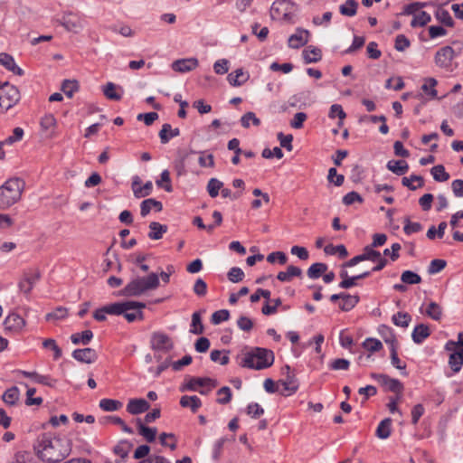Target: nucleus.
Instances as JSON below:
<instances>
[{
  "instance_id": "nucleus-21",
  "label": "nucleus",
  "mask_w": 463,
  "mask_h": 463,
  "mask_svg": "<svg viewBox=\"0 0 463 463\" xmlns=\"http://www.w3.org/2000/svg\"><path fill=\"white\" fill-rule=\"evenodd\" d=\"M309 32L307 30L298 29L296 33L288 38V46L293 49H298L308 42Z\"/></svg>"
},
{
  "instance_id": "nucleus-14",
  "label": "nucleus",
  "mask_w": 463,
  "mask_h": 463,
  "mask_svg": "<svg viewBox=\"0 0 463 463\" xmlns=\"http://www.w3.org/2000/svg\"><path fill=\"white\" fill-rule=\"evenodd\" d=\"M126 303H132L133 305L128 306L129 309L122 313L128 322L132 323L137 320L141 321L144 319L143 309L146 307V304L138 301H126Z\"/></svg>"
},
{
  "instance_id": "nucleus-34",
  "label": "nucleus",
  "mask_w": 463,
  "mask_h": 463,
  "mask_svg": "<svg viewBox=\"0 0 463 463\" xmlns=\"http://www.w3.org/2000/svg\"><path fill=\"white\" fill-rule=\"evenodd\" d=\"M387 168L398 175H402L408 172L409 165L404 160H390Z\"/></svg>"
},
{
  "instance_id": "nucleus-45",
  "label": "nucleus",
  "mask_w": 463,
  "mask_h": 463,
  "mask_svg": "<svg viewBox=\"0 0 463 463\" xmlns=\"http://www.w3.org/2000/svg\"><path fill=\"white\" fill-rule=\"evenodd\" d=\"M204 327L202 323L200 312H194L192 315V323L190 327V333L194 335H201L203 333Z\"/></svg>"
},
{
  "instance_id": "nucleus-10",
  "label": "nucleus",
  "mask_w": 463,
  "mask_h": 463,
  "mask_svg": "<svg viewBox=\"0 0 463 463\" xmlns=\"http://www.w3.org/2000/svg\"><path fill=\"white\" fill-rule=\"evenodd\" d=\"M383 329L388 331V333L390 334V336L385 337L384 341L386 344L390 345L391 363H392V366L402 371V375H407L408 373L405 371L406 364L402 362L401 359L398 357V353H397L398 342H397L395 336L392 335L390 327L384 326Z\"/></svg>"
},
{
  "instance_id": "nucleus-33",
  "label": "nucleus",
  "mask_w": 463,
  "mask_h": 463,
  "mask_svg": "<svg viewBox=\"0 0 463 463\" xmlns=\"http://www.w3.org/2000/svg\"><path fill=\"white\" fill-rule=\"evenodd\" d=\"M302 55L306 63L317 62L322 59L321 50L313 46L306 48Z\"/></svg>"
},
{
  "instance_id": "nucleus-36",
  "label": "nucleus",
  "mask_w": 463,
  "mask_h": 463,
  "mask_svg": "<svg viewBox=\"0 0 463 463\" xmlns=\"http://www.w3.org/2000/svg\"><path fill=\"white\" fill-rule=\"evenodd\" d=\"M391 428L392 420L390 418H386L377 426L375 435L381 439H388L391 435Z\"/></svg>"
},
{
  "instance_id": "nucleus-31",
  "label": "nucleus",
  "mask_w": 463,
  "mask_h": 463,
  "mask_svg": "<svg viewBox=\"0 0 463 463\" xmlns=\"http://www.w3.org/2000/svg\"><path fill=\"white\" fill-rule=\"evenodd\" d=\"M302 270L300 268L290 265L287 268L286 271H280L277 275V279L281 282H288L294 277H300Z\"/></svg>"
},
{
  "instance_id": "nucleus-41",
  "label": "nucleus",
  "mask_w": 463,
  "mask_h": 463,
  "mask_svg": "<svg viewBox=\"0 0 463 463\" xmlns=\"http://www.w3.org/2000/svg\"><path fill=\"white\" fill-rule=\"evenodd\" d=\"M93 338V333L90 330H85L81 333H75L71 335V340L74 345H88Z\"/></svg>"
},
{
  "instance_id": "nucleus-20",
  "label": "nucleus",
  "mask_w": 463,
  "mask_h": 463,
  "mask_svg": "<svg viewBox=\"0 0 463 463\" xmlns=\"http://www.w3.org/2000/svg\"><path fill=\"white\" fill-rule=\"evenodd\" d=\"M141 180L138 176H136L132 182V190L135 197L142 198L148 196L153 190V184L151 181H147L143 186H140Z\"/></svg>"
},
{
  "instance_id": "nucleus-50",
  "label": "nucleus",
  "mask_w": 463,
  "mask_h": 463,
  "mask_svg": "<svg viewBox=\"0 0 463 463\" xmlns=\"http://www.w3.org/2000/svg\"><path fill=\"white\" fill-rule=\"evenodd\" d=\"M430 172L434 180L437 182H446L449 179V175L446 172L445 167L442 165L433 166Z\"/></svg>"
},
{
  "instance_id": "nucleus-32",
  "label": "nucleus",
  "mask_w": 463,
  "mask_h": 463,
  "mask_svg": "<svg viewBox=\"0 0 463 463\" xmlns=\"http://www.w3.org/2000/svg\"><path fill=\"white\" fill-rule=\"evenodd\" d=\"M133 305L132 303L124 302H115L107 306H104L105 312L108 315L119 316L122 315L125 311H128L129 307L128 306Z\"/></svg>"
},
{
  "instance_id": "nucleus-28",
  "label": "nucleus",
  "mask_w": 463,
  "mask_h": 463,
  "mask_svg": "<svg viewBox=\"0 0 463 463\" xmlns=\"http://www.w3.org/2000/svg\"><path fill=\"white\" fill-rule=\"evenodd\" d=\"M359 300V296L344 292L339 303V308L345 312L350 311L358 304Z\"/></svg>"
},
{
  "instance_id": "nucleus-30",
  "label": "nucleus",
  "mask_w": 463,
  "mask_h": 463,
  "mask_svg": "<svg viewBox=\"0 0 463 463\" xmlns=\"http://www.w3.org/2000/svg\"><path fill=\"white\" fill-rule=\"evenodd\" d=\"M153 208L156 212H161L163 209L162 203L153 198L144 200L140 204L141 215L143 217L146 216Z\"/></svg>"
},
{
  "instance_id": "nucleus-37",
  "label": "nucleus",
  "mask_w": 463,
  "mask_h": 463,
  "mask_svg": "<svg viewBox=\"0 0 463 463\" xmlns=\"http://www.w3.org/2000/svg\"><path fill=\"white\" fill-rule=\"evenodd\" d=\"M118 90H122L120 87L117 86L113 82H108L103 87V94L109 99L120 100L122 98V95H121V93L118 92Z\"/></svg>"
},
{
  "instance_id": "nucleus-7",
  "label": "nucleus",
  "mask_w": 463,
  "mask_h": 463,
  "mask_svg": "<svg viewBox=\"0 0 463 463\" xmlns=\"http://www.w3.org/2000/svg\"><path fill=\"white\" fill-rule=\"evenodd\" d=\"M460 52L461 49L456 52L451 46H444L436 52L434 62L439 68L450 72L453 71V60Z\"/></svg>"
},
{
  "instance_id": "nucleus-18",
  "label": "nucleus",
  "mask_w": 463,
  "mask_h": 463,
  "mask_svg": "<svg viewBox=\"0 0 463 463\" xmlns=\"http://www.w3.org/2000/svg\"><path fill=\"white\" fill-rule=\"evenodd\" d=\"M18 374H21L26 378H31L34 383H40L43 385L52 387L56 383V380L52 379L49 375H42L36 372H27L24 370H18Z\"/></svg>"
},
{
  "instance_id": "nucleus-58",
  "label": "nucleus",
  "mask_w": 463,
  "mask_h": 463,
  "mask_svg": "<svg viewBox=\"0 0 463 463\" xmlns=\"http://www.w3.org/2000/svg\"><path fill=\"white\" fill-rule=\"evenodd\" d=\"M223 184L216 179L211 178L207 184V191L212 198H215L219 194V191L222 189Z\"/></svg>"
},
{
  "instance_id": "nucleus-44",
  "label": "nucleus",
  "mask_w": 463,
  "mask_h": 463,
  "mask_svg": "<svg viewBox=\"0 0 463 463\" xmlns=\"http://www.w3.org/2000/svg\"><path fill=\"white\" fill-rule=\"evenodd\" d=\"M358 3L355 0H346L339 7V12L343 15L354 16L356 14Z\"/></svg>"
},
{
  "instance_id": "nucleus-62",
  "label": "nucleus",
  "mask_w": 463,
  "mask_h": 463,
  "mask_svg": "<svg viewBox=\"0 0 463 463\" xmlns=\"http://www.w3.org/2000/svg\"><path fill=\"white\" fill-rule=\"evenodd\" d=\"M13 463H38V462L30 452L18 451L14 455Z\"/></svg>"
},
{
  "instance_id": "nucleus-5",
  "label": "nucleus",
  "mask_w": 463,
  "mask_h": 463,
  "mask_svg": "<svg viewBox=\"0 0 463 463\" xmlns=\"http://www.w3.org/2000/svg\"><path fill=\"white\" fill-rule=\"evenodd\" d=\"M298 9L291 0H276L270 7V16L273 20L292 23Z\"/></svg>"
},
{
  "instance_id": "nucleus-60",
  "label": "nucleus",
  "mask_w": 463,
  "mask_h": 463,
  "mask_svg": "<svg viewBox=\"0 0 463 463\" xmlns=\"http://www.w3.org/2000/svg\"><path fill=\"white\" fill-rule=\"evenodd\" d=\"M328 117L330 118H338L340 119L339 126L343 125V120L345 118L346 114L344 111L343 108L339 104H333L330 107Z\"/></svg>"
},
{
  "instance_id": "nucleus-55",
  "label": "nucleus",
  "mask_w": 463,
  "mask_h": 463,
  "mask_svg": "<svg viewBox=\"0 0 463 463\" xmlns=\"http://www.w3.org/2000/svg\"><path fill=\"white\" fill-rule=\"evenodd\" d=\"M374 247L372 245H368L364 247V252L360 255V258L362 261L364 260H371V261H376L377 259H380L381 253L378 250H373Z\"/></svg>"
},
{
  "instance_id": "nucleus-49",
  "label": "nucleus",
  "mask_w": 463,
  "mask_h": 463,
  "mask_svg": "<svg viewBox=\"0 0 463 463\" xmlns=\"http://www.w3.org/2000/svg\"><path fill=\"white\" fill-rule=\"evenodd\" d=\"M20 395L19 389L15 386L7 389L3 394V401L9 405H14L18 401Z\"/></svg>"
},
{
  "instance_id": "nucleus-35",
  "label": "nucleus",
  "mask_w": 463,
  "mask_h": 463,
  "mask_svg": "<svg viewBox=\"0 0 463 463\" xmlns=\"http://www.w3.org/2000/svg\"><path fill=\"white\" fill-rule=\"evenodd\" d=\"M149 229L150 232L148 233V237L151 240H159L167 232L168 228L165 224H161L157 222H152L149 224Z\"/></svg>"
},
{
  "instance_id": "nucleus-8",
  "label": "nucleus",
  "mask_w": 463,
  "mask_h": 463,
  "mask_svg": "<svg viewBox=\"0 0 463 463\" xmlns=\"http://www.w3.org/2000/svg\"><path fill=\"white\" fill-rule=\"evenodd\" d=\"M20 99L18 89L5 83L0 90V109L4 112L13 108Z\"/></svg>"
},
{
  "instance_id": "nucleus-43",
  "label": "nucleus",
  "mask_w": 463,
  "mask_h": 463,
  "mask_svg": "<svg viewBox=\"0 0 463 463\" xmlns=\"http://www.w3.org/2000/svg\"><path fill=\"white\" fill-rule=\"evenodd\" d=\"M40 125L43 131H50V136L52 137L57 121L52 114H46L41 118Z\"/></svg>"
},
{
  "instance_id": "nucleus-3",
  "label": "nucleus",
  "mask_w": 463,
  "mask_h": 463,
  "mask_svg": "<svg viewBox=\"0 0 463 463\" xmlns=\"http://www.w3.org/2000/svg\"><path fill=\"white\" fill-rule=\"evenodd\" d=\"M274 359V354L271 350L255 347L244 355L241 365L250 369L262 370L270 367Z\"/></svg>"
},
{
  "instance_id": "nucleus-27",
  "label": "nucleus",
  "mask_w": 463,
  "mask_h": 463,
  "mask_svg": "<svg viewBox=\"0 0 463 463\" xmlns=\"http://www.w3.org/2000/svg\"><path fill=\"white\" fill-rule=\"evenodd\" d=\"M180 405L183 408H189L192 412L195 413L202 406V401L196 395H184L180 399Z\"/></svg>"
},
{
  "instance_id": "nucleus-39",
  "label": "nucleus",
  "mask_w": 463,
  "mask_h": 463,
  "mask_svg": "<svg viewBox=\"0 0 463 463\" xmlns=\"http://www.w3.org/2000/svg\"><path fill=\"white\" fill-rule=\"evenodd\" d=\"M425 314L435 321H439L442 317V307L436 302L430 301L425 310Z\"/></svg>"
},
{
  "instance_id": "nucleus-11",
  "label": "nucleus",
  "mask_w": 463,
  "mask_h": 463,
  "mask_svg": "<svg viewBox=\"0 0 463 463\" xmlns=\"http://www.w3.org/2000/svg\"><path fill=\"white\" fill-rule=\"evenodd\" d=\"M217 385H218L217 381L214 379L209 378V377H205V378L192 377L188 380L187 383H184L180 387V391L181 392H185V391L195 392V391H199L200 387H208V391H212Z\"/></svg>"
},
{
  "instance_id": "nucleus-23",
  "label": "nucleus",
  "mask_w": 463,
  "mask_h": 463,
  "mask_svg": "<svg viewBox=\"0 0 463 463\" xmlns=\"http://www.w3.org/2000/svg\"><path fill=\"white\" fill-rule=\"evenodd\" d=\"M0 65L4 66L6 70L14 72L16 75H24V71L17 66L13 56L8 53H0Z\"/></svg>"
},
{
  "instance_id": "nucleus-13",
  "label": "nucleus",
  "mask_w": 463,
  "mask_h": 463,
  "mask_svg": "<svg viewBox=\"0 0 463 463\" xmlns=\"http://www.w3.org/2000/svg\"><path fill=\"white\" fill-rule=\"evenodd\" d=\"M372 377L384 387L386 391L401 393L403 390V385L399 380L391 378L386 374L372 373Z\"/></svg>"
},
{
  "instance_id": "nucleus-26",
  "label": "nucleus",
  "mask_w": 463,
  "mask_h": 463,
  "mask_svg": "<svg viewBox=\"0 0 463 463\" xmlns=\"http://www.w3.org/2000/svg\"><path fill=\"white\" fill-rule=\"evenodd\" d=\"M179 135L180 129L177 128H173L168 123L164 124L159 131V137L162 144H167L170 139L178 137Z\"/></svg>"
},
{
  "instance_id": "nucleus-46",
  "label": "nucleus",
  "mask_w": 463,
  "mask_h": 463,
  "mask_svg": "<svg viewBox=\"0 0 463 463\" xmlns=\"http://www.w3.org/2000/svg\"><path fill=\"white\" fill-rule=\"evenodd\" d=\"M437 84L438 81L434 78H428L425 80L424 84L421 86V90L431 99H436L438 97V92L435 89Z\"/></svg>"
},
{
  "instance_id": "nucleus-63",
  "label": "nucleus",
  "mask_w": 463,
  "mask_h": 463,
  "mask_svg": "<svg viewBox=\"0 0 463 463\" xmlns=\"http://www.w3.org/2000/svg\"><path fill=\"white\" fill-rule=\"evenodd\" d=\"M130 449H131V444L127 440H123V441H120L119 443H118L114 447L113 450L116 455H118L121 458H124L128 455Z\"/></svg>"
},
{
  "instance_id": "nucleus-40",
  "label": "nucleus",
  "mask_w": 463,
  "mask_h": 463,
  "mask_svg": "<svg viewBox=\"0 0 463 463\" xmlns=\"http://www.w3.org/2000/svg\"><path fill=\"white\" fill-rule=\"evenodd\" d=\"M327 270V265L322 262H317L312 264L307 271V274L309 279H317L319 277H321L326 271Z\"/></svg>"
},
{
  "instance_id": "nucleus-29",
  "label": "nucleus",
  "mask_w": 463,
  "mask_h": 463,
  "mask_svg": "<svg viewBox=\"0 0 463 463\" xmlns=\"http://www.w3.org/2000/svg\"><path fill=\"white\" fill-rule=\"evenodd\" d=\"M137 425L138 429V433L147 441L153 442L155 441L157 434L156 428H151L146 426L140 419H137Z\"/></svg>"
},
{
  "instance_id": "nucleus-54",
  "label": "nucleus",
  "mask_w": 463,
  "mask_h": 463,
  "mask_svg": "<svg viewBox=\"0 0 463 463\" xmlns=\"http://www.w3.org/2000/svg\"><path fill=\"white\" fill-rule=\"evenodd\" d=\"M199 154L198 163L201 167H213L214 157L213 155L207 151L197 152Z\"/></svg>"
},
{
  "instance_id": "nucleus-2",
  "label": "nucleus",
  "mask_w": 463,
  "mask_h": 463,
  "mask_svg": "<svg viewBox=\"0 0 463 463\" xmlns=\"http://www.w3.org/2000/svg\"><path fill=\"white\" fill-rule=\"evenodd\" d=\"M25 189V182L19 177L7 179L0 186V209L7 210L17 203Z\"/></svg>"
},
{
  "instance_id": "nucleus-4",
  "label": "nucleus",
  "mask_w": 463,
  "mask_h": 463,
  "mask_svg": "<svg viewBox=\"0 0 463 463\" xmlns=\"http://www.w3.org/2000/svg\"><path fill=\"white\" fill-rule=\"evenodd\" d=\"M159 286V278L156 273H150L146 277H137L132 279L122 289L120 295L126 297H137L148 290L157 288Z\"/></svg>"
},
{
  "instance_id": "nucleus-12",
  "label": "nucleus",
  "mask_w": 463,
  "mask_h": 463,
  "mask_svg": "<svg viewBox=\"0 0 463 463\" xmlns=\"http://www.w3.org/2000/svg\"><path fill=\"white\" fill-rule=\"evenodd\" d=\"M151 348L155 351L168 352L174 347L172 339L163 332H155L151 336Z\"/></svg>"
},
{
  "instance_id": "nucleus-61",
  "label": "nucleus",
  "mask_w": 463,
  "mask_h": 463,
  "mask_svg": "<svg viewBox=\"0 0 463 463\" xmlns=\"http://www.w3.org/2000/svg\"><path fill=\"white\" fill-rule=\"evenodd\" d=\"M435 15L437 20H439L444 25L449 27H452L454 25V21L449 11L446 9H439Z\"/></svg>"
},
{
  "instance_id": "nucleus-6",
  "label": "nucleus",
  "mask_w": 463,
  "mask_h": 463,
  "mask_svg": "<svg viewBox=\"0 0 463 463\" xmlns=\"http://www.w3.org/2000/svg\"><path fill=\"white\" fill-rule=\"evenodd\" d=\"M450 352L449 364L454 373H458L463 365V333L458 334L457 341H449L445 345Z\"/></svg>"
},
{
  "instance_id": "nucleus-24",
  "label": "nucleus",
  "mask_w": 463,
  "mask_h": 463,
  "mask_svg": "<svg viewBox=\"0 0 463 463\" xmlns=\"http://www.w3.org/2000/svg\"><path fill=\"white\" fill-rule=\"evenodd\" d=\"M250 78L248 72L244 71L243 69L240 68L231 72L227 80L232 86L238 87L244 84Z\"/></svg>"
},
{
  "instance_id": "nucleus-15",
  "label": "nucleus",
  "mask_w": 463,
  "mask_h": 463,
  "mask_svg": "<svg viewBox=\"0 0 463 463\" xmlns=\"http://www.w3.org/2000/svg\"><path fill=\"white\" fill-rule=\"evenodd\" d=\"M5 330L14 334L20 333L25 326V320L18 314H10L4 322Z\"/></svg>"
},
{
  "instance_id": "nucleus-47",
  "label": "nucleus",
  "mask_w": 463,
  "mask_h": 463,
  "mask_svg": "<svg viewBox=\"0 0 463 463\" xmlns=\"http://www.w3.org/2000/svg\"><path fill=\"white\" fill-rule=\"evenodd\" d=\"M392 323L401 327H407L411 321V316L406 312H398L392 317Z\"/></svg>"
},
{
  "instance_id": "nucleus-17",
  "label": "nucleus",
  "mask_w": 463,
  "mask_h": 463,
  "mask_svg": "<svg viewBox=\"0 0 463 463\" xmlns=\"http://www.w3.org/2000/svg\"><path fill=\"white\" fill-rule=\"evenodd\" d=\"M149 408V402L143 398L130 399L127 404V411L132 415L143 413L146 411Z\"/></svg>"
},
{
  "instance_id": "nucleus-42",
  "label": "nucleus",
  "mask_w": 463,
  "mask_h": 463,
  "mask_svg": "<svg viewBox=\"0 0 463 463\" xmlns=\"http://www.w3.org/2000/svg\"><path fill=\"white\" fill-rule=\"evenodd\" d=\"M123 403L120 401L113 399H101L99 401V408L104 411H116L121 409Z\"/></svg>"
},
{
  "instance_id": "nucleus-16",
  "label": "nucleus",
  "mask_w": 463,
  "mask_h": 463,
  "mask_svg": "<svg viewBox=\"0 0 463 463\" xmlns=\"http://www.w3.org/2000/svg\"><path fill=\"white\" fill-rule=\"evenodd\" d=\"M71 355L78 362L84 364H92L98 359L97 352L90 347L76 349L72 352Z\"/></svg>"
},
{
  "instance_id": "nucleus-22",
  "label": "nucleus",
  "mask_w": 463,
  "mask_h": 463,
  "mask_svg": "<svg viewBox=\"0 0 463 463\" xmlns=\"http://www.w3.org/2000/svg\"><path fill=\"white\" fill-rule=\"evenodd\" d=\"M39 279L40 274L38 271H32L24 274V279L19 283L20 290L24 294H29Z\"/></svg>"
},
{
  "instance_id": "nucleus-38",
  "label": "nucleus",
  "mask_w": 463,
  "mask_h": 463,
  "mask_svg": "<svg viewBox=\"0 0 463 463\" xmlns=\"http://www.w3.org/2000/svg\"><path fill=\"white\" fill-rule=\"evenodd\" d=\"M402 185L414 191L417 188L423 186L424 180H423L422 176H420V175H411L409 177H403L402 180Z\"/></svg>"
},
{
  "instance_id": "nucleus-64",
  "label": "nucleus",
  "mask_w": 463,
  "mask_h": 463,
  "mask_svg": "<svg viewBox=\"0 0 463 463\" xmlns=\"http://www.w3.org/2000/svg\"><path fill=\"white\" fill-rule=\"evenodd\" d=\"M159 439L162 446H168L172 450L176 449V440L173 433L163 432L160 434Z\"/></svg>"
},
{
  "instance_id": "nucleus-52",
  "label": "nucleus",
  "mask_w": 463,
  "mask_h": 463,
  "mask_svg": "<svg viewBox=\"0 0 463 463\" xmlns=\"http://www.w3.org/2000/svg\"><path fill=\"white\" fill-rule=\"evenodd\" d=\"M281 384L284 387V391L287 392L286 395H290L297 392L298 384L294 376L288 374L284 381H281Z\"/></svg>"
},
{
  "instance_id": "nucleus-56",
  "label": "nucleus",
  "mask_w": 463,
  "mask_h": 463,
  "mask_svg": "<svg viewBox=\"0 0 463 463\" xmlns=\"http://www.w3.org/2000/svg\"><path fill=\"white\" fill-rule=\"evenodd\" d=\"M324 250L326 254H330V255L337 253L341 259H345L348 255V251H347L346 248L345 247V245H343V244H340L337 246L329 244L325 247Z\"/></svg>"
},
{
  "instance_id": "nucleus-48",
  "label": "nucleus",
  "mask_w": 463,
  "mask_h": 463,
  "mask_svg": "<svg viewBox=\"0 0 463 463\" xmlns=\"http://www.w3.org/2000/svg\"><path fill=\"white\" fill-rule=\"evenodd\" d=\"M431 20L430 14H429L425 11H420L418 14H415L411 22V25L412 27H418V26H424L428 23H430Z\"/></svg>"
},
{
  "instance_id": "nucleus-25",
  "label": "nucleus",
  "mask_w": 463,
  "mask_h": 463,
  "mask_svg": "<svg viewBox=\"0 0 463 463\" xmlns=\"http://www.w3.org/2000/svg\"><path fill=\"white\" fill-rule=\"evenodd\" d=\"M430 330L429 326L425 324H420L414 327L411 333V338L415 344L420 345L430 336Z\"/></svg>"
},
{
  "instance_id": "nucleus-1",
  "label": "nucleus",
  "mask_w": 463,
  "mask_h": 463,
  "mask_svg": "<svg viewBox=\"0 0 463 463\" xmlns=\"http://www.w3.org/2000/svg\"><path fill=\"white\" fill-rule=\"evenodd\" d=\"M72 449V441L65 435L41 434L33 449L41 460L46 463H59L67 458Z\"/></svg>"
},
{
  "instance_id": "nucleus-57",
  "label": "nucleus",
  "mask_w": 463,
  "mask_h": 463,
  "mask_svg": "<svg viewBox=\"0 0 463 463\" xmlns=\"http://www.w3.org/2000/svg\"><path fill=\"white\" fill-rule=\"evenodd\" d=\"M217 400L216 402L219 403V404H227L231 402L232 400V390L230 387L228 386H224V387H222L221 389H219L217 391Z\"/></svg>"
},
{
  "instance_id": "nucleus-59",
  "label": "nucleus",
  "mask_w": 463,
  "mask_h": 463,
  "mask_svg": "<svg viewBox=\"0 0 463 463\" xmlns=\"http://www.w3.org/2000/svg\"><path fill=\"white\" fill-rule=\"evenodd\" d=\"M44 348H50L53 352V359L58 360L62 355L61 349L56 344V341L52 338H47L43 342Z\"/></svg>"
},
{
  "instance_id": "nucleus-53",
  "label": "nucleus",
  "mask_w": 463,
  "mask_h": 463,
  "mask_svg": "<svg viewBox=\"0 0 463 463\" xmlns=\"http://www.w3.org/2000/svg\"><path fill=\"white\" fill-rule=\"evenodd\" d=\"M401 280L404 284L414 285L421 282V278L411 270H405L402 273Z\"/></svg>"
},
{
  "instance_id": "nucleus-19",
  "label": "nucleus",
  "mask_w": 463,
  "mask_h": 463,
  "mask_svg": "<svg viewBox=\"0 0 463 463\" xmlns=\"http://www.w3.org/2000/svg\"><path fill=\"white\" fill-rule=\"evenodd\" d=\"M198 66L196 58L180 59L172 63V69L177 72H188L194 70Z\"/></svg>"
},
{
  "instance_id": "nucleus-51",
  "label": "nucleus",
  "mask_w": 463,
  "mask_h": 463,
  "mask_svg": "<svg viewBox=\"0 0 463 463\" xmlns=\"http://www.w3.org/2000/svg\"><path fill=\"white\" fill-rule=\"evenodd\" d=\"M78 90L79 82L75 80H65L61 84V90L69 98H71Z\"/></svg>"
},
{
  "instance_id": "nucleus-9",
  "label": "nucleus",
  "mask_w": 463,
  "mask_h": 463,
  "mask_svg": "<svg viewBox=\"0 0 463 463\" xmlns=\"http://www.w3.org/2000/svg\"><path fill=\"white\" fill-rule=\"evenodd\" d=\"M59 24L62 25L66 31L74 33H78L84 27V22L81 16L72 12H65L59 20Z\"/></svg>"
}]
</instances>
